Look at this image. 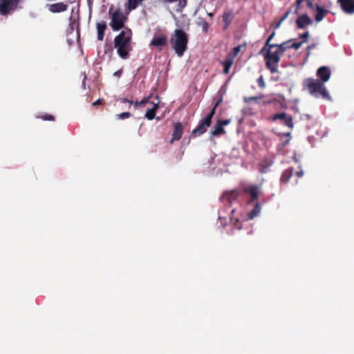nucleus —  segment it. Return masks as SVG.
I'll list each match as a JSON object with an SVG mask.
<instances>
[{
    "label": "nucleus",
    "mask_w": 354,
    "mask_h": 354,
    "mask_svg": "<svg viewBox=\"0 0 354 354\" xmlns=\"http://www.w3.org/2000/svg\"><path fill=\"white\" fill-rule=\"evenodd\" d=\"M292 41L293 39H289L280 44H277L275 48L277 49L275 51L268 49L267 52L264 54L266 66L272 73L278 72L277 68L281 59L280 57L286 50L291 48V42Z\"/></svg>",
    "instance_id": "obj_1"
},
{
    "label": "nucleus",
    "mask_w": 354,
    "mask_h": 354,
    "mask_svg": "<svg viewBox=\"0 0 354 354\" xmlns=\"http://www.w3.org/2000/svg\"><path fill=\"white\" fill-rule=\"evenodd\" d=\"M132 39V31L129 28H125L114 39V47L117 49V53L120 57L127 59L129 57V53L132 50L131 46Z\"/></svg>",
    "instance_id": "obj_2"
},
{
    "label": "nucleus",
    "mask_w": 354,
    "mask_h": 354,
    "mask_svg": "<svg viewBox=\"0 0 354 354\" xmlns=\"http://www.w3.org/2000/svg\"><path fill=\"white\" fill-rule=\"evenodd\" d=\"M303 86L315 97H321L325 100L330 98L324 83L322 82L319 80L306 78L303 81Z\"/></svg>",
    "instance_id": "obj_3"
},
{
    "label": "nucleus",
    "mask_w": 354,
    "mask_h": 354,
    "mask_svg": "<svg viewBox=\"0 0 354 354\" xmlns=\"http://www.w3.org/2000/svg\"><path fill=\"white\" fill-rule=\"evenodd\" d=\"M188 35L183 29H176L170 37V44L176 55L182 57L187 49Z\"/></svg>",
    "instance_id": "obj_4"
},
{
    "label": "nucleus",
    "mask_w": 354,
    "mask_h": 354,
    "mask_svg": "<svg viewBox=\"0 0 354 354\" xmlns=\"http://www.w3.org/2000/svg\"><path fill=\"white\" fill-rule=\"evenodd\" d=\"M126 17L120 10H115L111 15L110 26L114 31H118L124 26Z\"/></svg>",
    "instance_id": "obj_5"
},
{
    "label": "nucleus",
    "mask_w": 354,
    "mask_h": 354,
    "mask_svg": "<svg viewBox=\"0 0 354 354\" xmlns=\"http://www.w3.org/2000/svg\"><path fill=\"white\" fill-rule=\"evenodd\" d=\"M272 121L279 120L281 123L287 126L289 129H292L294 127L293 118L292 115L287 114L285 112L276 113L271 117Z\"/></svg>",
    "instance_id": "obj_6"
},
{
    "label": "nucleus",
    "mask_w": 354,
    "mask_h": 354,
    "mask_svg": "<svg viewBox=\"0 0 354 354\" xmlns=\"http://www.w3.org/2000/svg\"><path fill=\"white\" fill-rule=\"evenodd\" d=\"M18 3L19 0H0V14L7 15L16 8Z\"/></svg>",
    "instance_id": "obj_7"
},
{
    "label": "nucleus",
    "mask_w": 354,
    "mask_h": 354,
    "mask_svg": "<svg viewBox=\"0 0 354 354\" xmlns=\"http://www.w3.org/2000/svg\"><path fill=\"white\" fill-rule=\"evenodd\" d=\"M239 196V192L236 189L232 191L225 192L221 197V201L225 205H231L234 201H236Z\"/></svg>",
    "instance_id": "obj_8"
},
{
    "label": "nucleus",
    "mask_w": 354,
    "mask_h": 354,
    "mask_svg": "<svg viewBox=\"0 0 354 354\" xmlns=\"http://www.w3.org/2000/svg\"><path fill=\"white\" fill-rule=\"evenodd\" d=\"M211 122H207V120L205 118H203L201 120L197 127L192 131V134L194 137H198L203 134L206 132L207 129L210 127Z\"/></svg>",
    "instance_id": "obj_9"
},
{
    "label": "nucleus",
    "mask_w": 354,
    "mask_h": 354,
    "mask_svg": "<svg viewBox=\"0 0 354 354\" xmlns=\"http://www.w3.org/2000/svg\"><path fill=\"white\" fill-rule=\"evenodd\" d=\"M296 27L298 29H304L308 26L313 24V20L307 14L300 15L295 21Z\"/></svg>",
    "instance_id": "obj_10"
},
{
    "label": "nucleus",
    "mask_w": 354,
    "mask_h": 354,
    "mask_svg": "<svg viewBox=\"0 0 354 354\" xmlns=\"http://www.w3.org/2000/svg\"><path fill=\"white\" fill-rule=\"evenodd\" d=\"M342 10L346 14L354 13V0H337Z\"/></svg>",
    "instance_id": "obj_11"
},
{
    "label": "nucleus",
    "mask_w": 354,
    "mask_h": 354,
    "mask_svg": "<svg viewBox=\"0 0 354 354\" xmlns=\"http://www.w3.org/2000/svg\"><path fill=\"white\" fill-rule=\"evenodd\" d=\"M274 164V158L265 157L259 164V171L261 174L267 173L270 167Z\"/></svg>",
    "instance_id": "obj_12"
},
{
    "label": "nucleus",
    "mask_w": 354,
    "mask_h": 354,
    "mask_svg": "<svg viewBox=\"0 0 354 354\" xmlns=\"http://www.w3.org/2000/svg\"><path fill=\"white\" fill-rule=\"evenodd\" d=\"M330 71L327 66H321L317 71V75L322 82H326L330 77Z\"/></svg>",
    "instance_id": "obj_13"
},
{
    "label": "nucleus",
    "mask_w": 354,
    "mask_h": 354,
    "mask_svg": "<svg viewBox=\"0 0 354 354\" xmlns=\"http://www.w3.org/2000/svg\"><path fill=\"white\" fill-rule=\"evenodd\" d=\"M167 37L164 35H161L153 37V38L151 39V41L150 42V45L153 46L158 47L160 50L162 48V47H163L164 46H165L167 44Z\"/></svg>",
    "instance_id": "obj_14"
},
{
    "label": "nucleus",
    "mask_w": 354,
    "mask_h": 354,
    "mask_svg": "<svg viewBox=\"0 0 354 354\" xmlns=\"http://www.w3.org/2000/svg\"><path fill=\"white\" fill-rule=\"evenodd\" d=\"M243 192L250 195L251 199L248 201V203H250L257 199L259 187L257 185H250L244 188Z\"/></svg>",
    "instance_id": "obj_15"
},
{
    "label": "nucleus",
    "mask_w": 354,
    "mask_h": 354,
    "mask_svg": "<svg viewBox=\"0 0 354 354\" xmlns=\"http://www.w3.org/2000/svg\"><path fill=\"white\" fill-rule=\"evenodd\" d=\"M67 8H68V5L63 2L55 3L50 4L48 6L49 11L53 13L64 12L67 10Z\"/></svg>",
    "instance_id": "obj_16"
},
{
    "label": "nucleus",
    "mask_w": 354,
    "mask_h": 354,
    "mask_svg": "<svg viewBox=\"0 0 354 354\" xmlns=\"http://www.w3.org/2000/svg\"><path fill=\"white\" fill-rule=\"evenodd\" d=\"M183 133V127L180 122H177L174 125L173 133H172V140L171 142L179 140Z\"/></svg>",
    "instance_id": "obj_17"
},
{
    "label": "nucleus",
    "mask_w": 354,
    "mask_h": 354,
    "mask_svg": "<svg viewBox=\"0 0 354 354\" xmlns=\"http://www.w3.org/2000/svg\"><path fill=\"white\" fill-rule=\"evenodd\" d=\"M156 102H153V107L151 109H149L147 110L145 113V117L149 120H151L155 118L156 112L158 108V104L160 102V99L158 96H156Z\"/></svg>",
    "instance_id": "obj_18"
},
{
    "label": "nucleus",
    "mask_w": 354,
    "mask_h": 354,
    "mask_svg": "<svg viewBox=\"0 0 354 354\" xmlns=\"http://www.w3.org/2000/svg\"><path fill=\"white\" fill-rule=\"evenodd\" d=\"M315 10L317 12L315 17L317 22H319L323 20L325 16L329 12L328 10L324 9L319 5L315 6Z\"/></svg>",
    "instance_id": "obj_19"
},
{
    "label": "nucleus",
    "mask_w": 354,
    "mask_h": 354,
    "mask_svg": "<svg viewBox=\"0 0 354 354\" xmlns=\"http://www.w3.org/2000/svg\"><path fill=\"white\" fill-rule=\"evenodd\" d=\"M294 172V168L290 167L284 170L281 176L280 182L281 183L286 184L292 177Z\"/></svg>",
    "instance_id": "obj_20"
},
{
    "label": "nucleus",
    "mask_w": 354,
    "mask_h": 354,
    "mask_svg": "<svg viewBox=\"0 0 354 354\" xmlns=\"http://www.w3.org/2000/svg\"><path fill=\"white\" fill-rule=\"evenodd\" d=\"M96 27L97 30V39L102 41L104 36V30L106 29V24L105 21H102L101 22H98Z\"/></svg>",
    "instance_id": "obj_21"
},
{
    "label": "nucleus",
    "mask_w": 354,
    "mask_h": 354,
    "mask_svg": "<svg viewBox=\"0 0 354 354\" xmlns=\"http://www.w3.org/2000/svg\"><path fill=\"white\" fill-rule=\"evenodd\" d=\"M274 35H275V32H272V33L268 37V38L267 39V40L266 41L264 46L261 48V50L260 51L261 54H263V52H265V51L266 53L268 49H270V50H272V48H275L277 44L270 43L271 40L274 37Z\"/></svg>",
    "instance_id": "obj_22"
},
{
    "label": "nucleus",
    "mask_w": 354,
    "mask_h": 354,
    "mask_svg": "<svg viewBox=\"0 0 354 354\" xmlns=\"http://www.w3.org/2000/svg\"><path fill=\"white\" fill-rule=\"evenodd\" d=\"M261 210V207L259 203H257L252 209L248 214V219H253L254 218L258 216L260 214Z\"/></svg>",
    "instance_id": "obj_23"
},
{
    "label": "nucleus",
    "mask_w": 354,
    "mask_h": 354,
    "mask_svg": "<svg viewBox=\"0 0 354 354\" xmlns=\"http://www.w3.org/2000/svg\"><path fill=\"white\" fill-rule=\"evenodd\" d=\"M233 57H228L223 62V73L227 75L230 72V69L233 64Z\"/></svg>",
    "instance_id": "obj_24"
},
{
    "label": "nucleus",
    "mask_w": 354,
    "mask_h": 354,
    "mask_svg": "<svg viewBox=\"0 0 354 354\" xmlns=\"http://www.w3.org/2000/svg\"><path fill=\"white\" fill-rule=\"evenodd\" d=\"M225 133V131L223 127L218 122V121H217L214 130L211 131V135L212 136H217Z\"/></svg>",
    "instance_id": "obj_25"
},
{
    "label": "nucleus",
    "mask_w": 354,
    "mask_h": 354,
    "mask_svg": "<svg viewBox=\"0 0 354 354\" xmlns=\"http://www.w3.org/2000/svg\"><path fill=\"white\" fill-rule=\"evenodd\" d=\"M221 101H222V99L218 100L214 104V106L212 108V109L211 110V111L206 115V117L205 118L206 119L207 122L208 121L212 123V119L214 115L215 114L216 109L220 104Z\"/></svg>",
    "instance_id": "obj_26"
},
{
    "label": "nucleus",
    "mask_w": 354,
    "mask_h": 354,
    "mask_svg": "<svg viewBox=\"0 0 354 354\" xmlns=\"http://www.w3.org/2000/svg\"><path fill=\"white\" fill-rule=\"evenodd\" d=\"M232 20V15L231 12H225L223 15V21L225 22L226 26H228Z\"/></svg>",
    "instance_id": "obj_27"
},
{
    "label": "nucleus",
    "mask_w": 354,
    "mask_h": 354,
    "mask_svg": "<svg viewBox=\"0 0 354 354\" xmlns=\"http://www.w3.org/2000/svg\"><path fill=\"white\" fill-rule=\"evenodd\" d=\"M304 1H306V0H296L295 3L291 6V8L293 9V12L295 14H298L301 4Z\"/></svg>",
    "instance_id": "obj_28"
},
{
    "label": "nucleus",
    "mask_w": 354,
    "mask_h": 354,
    "mask_svg": "<svg viewBox=\"0 0 354 354\" xmlns=\"http://www.w3.org/2000/svg\"><path fill=\"white\" fill-rule=\"evenodd\" d=\"M149 97H145L143 98L141 101L138 102V101H136L135 103H134V107L136 109H138L139 107L140 106H144L147 103L149 102Z\"/></svg>",
    "instance_id": "obj_29"
},
{
    "label": "nucleus",
    "mask_w": 354,
    "mask_h": 354,
    "mask_svg": "<svg viewBox=\"0 0 354 354\" xmlns=\"http://www.w3.org/2000/svg\"><path fill=\"white\" fill-rule=\"evenodd\" d=\"M131 116V113H129V112H124V113L118 114L117 115V118L120 119V120H124V119H126V118H129Z\"/></svg>",
    "instance_id": "obj_30"
},
{
    "label": "nucleus",
    "mask_w": 354,
    "mask_h": 354,
    "mask_svg": "<svg viewBox=\"0 0 354 354\" xmlns=\"http://www.w3.org/2000/svg\"><path fill=\"white\" fill-rule=\"evenodd\" d=\"M39 118H41L44 120H50V121L55 120V117L50 114H44V115L39 116Z\"/></svg>",
    "instance_id": "obj_31"
},
{
    "label": "nucleus",
    "mask_w": 354,
    "mask_h": 354,
    "mask_svg": "<svg viewBox=\"0 0 354 354\" xmlns=\"http://www.w3.org/2000/svg\"><path fill=\"white\" fill-rule=\"evenodd\" d=\"M304 43V41H301L300 42H291V48H295V50H298Z\"/></svg>",
    "instance_id": "obj_32"
},
{
    "label": "nucleus",
    "mask_w": 354,
    "mask_h": 354,
    "mask_svg": "<svg viewBox=\"0 0 354 354\" xmlns=\"http://www.w3.org/2000/svg\"><path fill=\"white\" fill-rule=\"evenodd\" d=\"M293 12V9L290 7L284 14V15L280 19L281 21H285L289 16V15Z\"/></svg>",
    "instance_id": "obj_33"
},
{
    "label": "nucleus",
    "mask_w": 354,
    "mask_h": 354,
    "mask_svg": "<svg viewBox=\"0 0 354 354\" xmlns=\"http://www.w3.org/2000/svg\"><path fill=\"white\" fill-rule=\"evenodd\" d=\"M242 48V45H239L233 48V57L238 55L239 52L241 51Z\"/></svg>",
    "instance_id": "obj_34"
},
{
    "label": "nucleus",
    "mask_w": 354,
    "mask_h": 354,
    "mask_svg": "<svg viewBox=\"0 0 354 354\" xmlns=\"http://www.w3.org/2000/svg\"><path fill=\"white\" fill-rule=\"evenodd\" d=\"M283 136H286L288 138L286 140H284L282 141L283 142V146H286L287 145L289 142H290V133H283Z\"/></svg>",
    "instance_id": "obj_35"
},
{
    "label": "nucleus",
    "mask_w": 354,
    "mask_h": 354,
    "mask_svg": "<svg viewBox=\"0 0 354 354\" xmlns=\"http://www.w3.org/2000/svg\"><path fill=\"white\" fill-rule=\"evenodd\" d=\"M309 37V32L308 31H306L302 34H301L299 37L300 39H302L303 41H304V42H306L307 41V39Z\"/></svg>",
    "instance_id": "obj_36"
},
{
    "label": "nucleus",
    "mask_w": 354,
    "mask_h": 354,
    "mask_svg": "<svg viewBox=\"0 0 354 354\" xmlns=\"http://www.w3.org/2000/svg\"><path fill=\"white\" fill-rule=\"evenodd\" d=\"M257 82H258L259 86L261 88H264L265 87L266 84H265V82H264V80H263V77L262 76H261L260 77L258 78Z\"/></svg>",
    "instance_id": "obj_37"
},
{
    "label": "nucleus",
    "mask_w": 354,
    "mask_h": 354,
    "mask_svg": "<svg viewBox=\"0 0 354 354\" xmlns=\"http://www.w3.org/2000/svg\"><path fill=\"white\" fill-rule=\"evenodd\" d=\"M316 47V44H312L310 45H309L307 48H306V50H307V53H306V56L308 57L310 55V51L315 48Z\"/></svg>",
    "instance_id": "obj_38"
},
{
    "label": "nucleus",
    "mask_w": 354,
    "mask_h": 354,
    "mask_svg": "<svg viewBox=\"0 0 354 354\" xmlns=\"http://www.w3.org/2000/svg\"><path fill=\"white\" fill-rule=\"evenodd\" d=\"M218 121L223 127L229 124L230 122V120H221Z\"/></svg>",
    "instance_id": "obj_39"
},
{
    "label": "nucleus",
    "mask_w": 354,
    "mask_h": 354,
    "mask_svg": "<svg viewBox=\"0 0 354 354\" xmlns=\"http://www.w3.org/2000/svg\"><path fill=\"white\" fill-rule=\"evenodd\" d=\"M306 2H307V6H308V8H310V9H313L314 8L315 6L311 0H306Z\"/></svg>",
    "instance_id": "obj_40"
},
{
    "label": "nucleus",
    "mask_w": 354,
    "mask_h": 354,
    "mask_svg": "<svg viewBox=\"0 0 354 354\" xmlns=\"http://www.w3.org/2000/svg\"><path fill=\"white\" fill-rule=\"evenodd\" d=\"M122 73V69L118 70L113 73V75L118 77H120Z\"/></svg>",
    "instance_id": "obj_41"
},
{
    "label": "nucleus",
    "mask_w": 354,
    "mask_h": 354,
    "mask_svg": "<svg viewBox=\"0 0 354 354\" xmlns=\"http://www.w3.org/2000/svg\"><path fill=\"white\" fill-rule=\"evenodd\" d=\"M103 101H104L103 100L98 99L97 100H96L95 102L93 103V106H95L99 104H103Z\"/></svg>",
    "instance_id": "obj_42"
},
{
    "label": "nucleus",
    "mask_w": 354,
    "mask_h": 354,
    "mask_svg": "<svg viewBox=\"0 0 354 354\" xmlns=\"http://www.w3.org/2000/svg\"><path fill=\"white\" fill-rule=\"evenodd\" d=\"M121 101H122V102H124V103H126V102H127V103H129V104H130V105H131V104H132L133 103L132 100H128L127 98H122V99L121 100Z\"/></svg>",
    "instance_id": "obj_43"
},
{
    "label": "nucleus",
    "mask_w": 354,
    "mask_h": 354,
    "mask_svg": "<svg viewBox=\"0 0 354 354\" xmlns=\"http://www.w3.org/2000/svg\"><path fill=\"white\" fill-rule=\"evenodd\" d=\"M295 174L297 177L301 178L304 175V172L302 170H301V171H297Z\"/></svg>",
    "instance_id": "obj_44"
},
{
    "label": "nucleus",
    "mask_w": 354,
    "mask_h": 354,
    "mask_svg": "<svg viewBox=\"0 0 354 354\" xmlns=\"http://www.w3.org/2000/svg\"><path fill=\"white\" fill-rule=\"evenodd\" d=\"M282 22H283V21H281V19H280V20L277 23V24L275 25L274 28H279V26H281V23H282Z\"/></svg>",
    "instance_id": "obj_45"
},
{
    "label": "nucleus",
    "mask_w": 354,
    "mask_h": 354,
    "mask_svg": "<svg viewBox=\"0 0 354 354\" xmlns=\"http://www.w3.org/2000/svg\"><path fill=\"white\" fill-rule=\"evenodd\" d=\"M166 1L168 2H170V3H173V2L177 1L178 0H166Z\"/></svg>",
    "instance_id": "obj_46"
},
{
    "label": "nucleus",
    "mask_w": 354,
    "mask_h": 354,
    "mask_svg": "<svg viewBox=\"0 0 354 354\" xmlns=\"http://www.w3.org/2000/svg\"><path fill=\"white\" fill-rule=\"evenodd\" d=\"M304 117H306V119H310V116L309 115H304Z\"/></svg>",
    "instance_id": "obj_47"
},
{
    "label": "nucleus",
    "mask_w": 354,
    "mask_h": 354,
    "mask_svg": "<svg viewBox=\"0 0 354 354\" xmlns=\"http://www.w3.org/2000/svg\"><path fill=\"white\" fill-rule=\"evenodd\" d=\"M182 1H183V2H184V5H186V3H187L186 0H180V3H181Z\"/></svg>",
    "instance_id": "obj_48"
},
{
    "label": "nucleus",
    "mask_w": 354,
    "mask_h": 354,
    "mask_svg": "<svg viewBox=\"0 0 354 354\" xmlns=\"http://www.w3.org/2000/svg\"><path fill=\"white\" fill-rule=\"evenodd\" d=\"M252 100H257V98L256 97H252L250 98Z\"/></svg>",
    "instance_id": "obj_49"
}]
</instances>
